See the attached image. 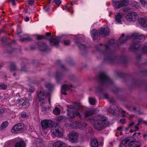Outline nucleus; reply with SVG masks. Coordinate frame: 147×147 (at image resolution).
I'll list each match as a JSON object with an SVG mask.
<instances>
[{"label":"nucleus","instance_id":"39","mask_svg":"<svg viewBox=\"0 0 147 147\" xmlns=\"http://www.w3.org/2000/svg\"><path fill=\"white\" fill-rule=\"evenodd\" d=\"M142 5L144 7L146 6L147 4V0H139Z\"/></svg>","mask_w":147,"mask_h":147},{"label":"nucleus","instance_id":"1","mask_svg":"<svg viewBox=\"0 0 147 147\" xmlns=\"http://www.w3.org/2000/svg\"><path fill=\"white\" fill-rule=\"evenodd\" d=\"M125 34L122 33L121 36L120 37L117 42L121 44L125 42L127 40L132 37L134 39L131 45L130 49L132 51H134L140 47V45L138 42L144 41L145 39V36L143 34L140 33H133L131 36L129 35H127L124 36Z\"/></svg>","mask_w":147,"mask_h":147},{"label":"nucleus","instance_id":"22","mask_svg":"<svg viewBox=\"0 0 147 147\" xmlns=\"http://www.w3.org/2000/svg\"><path fill=\"white\" fill-rule=\"evenodd\" d=\"M90 146L91 147H98V141L96 139L92 138L91 139Z\"/></svg>","mask_w":147,"mask_h":147},{"label":"nucleus","instance_id":"15","mask_svg":"<svg viewBox=\"0 0 147 147\" xmlns=\"http://www.w3.org/2000/svg\"><path fill=\"white\" fill-rule=\"evenodd\" d=\"M128 146L129 147H141L142 145L139 142L133 141L129 142Z\"/></svg>","mask_w":147,"mask_h":147},{"label":"nucleus","instance_id":"61","mask_svg":"<svg viewBox=\"0 0 147 147\" xmlns=\"http://www.w3.org/2000/svg\"><path fill=\"white\" fill-rule=\"evenodd\" d=\"M29 20V18L28 17H27L25 19V20L27 22Z\"/></svg>","mask_w":147,"mask_h":147},{"label":"nucleus","instance_id":"28","mask_svg":"<svg viewBox=\"0 0 147 147\" xmlns=\"http://www.w3.org/2000/svg\"><path fill=\"white\" fill-rule=\"evenodd\" d=\"M63 78V74L60 73H56L55 76V79L57 82L59 81Z\"/></svg>","mask_w":147,"mask_h":147},{"label":"nucleus","instance_id":"19","mask_svg":"<svg viewBox=\"0 0 147 147\" xmlns=\"http://www.w3.org/2000/svg\"><path fill=\"white\" fill-rule=\"evenodd\" d=\"M49 41L50 44L51 46H57L59 42V40L56 38H51Z\"/></svg>","mask_w":147,"mask_h":147},{"label":"nucleus","instance_id":"60","mask_svg":"<svg viewBox=\"0 0 147 147\" xmlns=\"http://www.w3.org/2000/svg\"><path fill=\"white\" fill-rule=\"evenodd\" d=\"M135 123L133 122H132L131 123L129 124V126H132L133 125H134Z\"/></svg>","mask_w":147,"mask_h":147},{"label":"nucleus","instance_id":"4","mask_svg":"<svg viewBox=\"0 0 147 147\" xmlns=\"http://www.w3.org/2000/svg\"><path fill=\"white\" fill-rule=\"evenodd\" d=\"M48 96V93L44 91H40L38 93V100L43 104H45L48 100L50 104L51 99Z\"/></svg>","mask_w":147,"mask_h":147},{"label":"nucleus","instance_id":"16","mask_svg":"<svg viewBox=\"0 0 147 147\" xmlns=\"http://www.w3.org/2000/svg\"><path fill=\"white\" fill-rule=\"evenodd\" d=\"M38 45L41 51H47L49 50V48L44 43L39 42L38 43Z\"/></svg>","mask_w":147,"mask_h":147},{"label":"nucleus","instance_id":"9","mask_svg":"<svg viewBox=\"0 0 147 147\" xmlns=\"http://www.w3.org/2000/svg\"><path fill=\"white\" fill-rule=\"evenodd\" d=\"M24 125L23 123H18L15 125L11 130L12 133L17 134L20 132L24 128Z\"/></svg>","mask_w":147,"mask_h":147},{"label":"nucleus","instance_id":"20","mask_svg":"<svg viewBox=\"0 0 147 147\" xmlns=\"http://www.w3.org/2000/svg\"><path fill=\"white\" fill-rule=\"evenodd\" d=\"M123 15L122 13H118L115 17V20L118 23H120L121 21L123 18Z\"/></svg>","mask_w":147,"mask_h":147},{"label":"nucleus","instance_id":"30","mask_svg":"<svg viewBox=\"0 0 147 147\" xmlns=\"http://www.w3.org/2000/svg\"><path fill=\"white\" fill-rule=\"evenodd\" d=\"M75 43L79 47L81 50H85L86 49L87 47L84 44H81L78 42H75Z\"/></svg>","mask_w":147,"mask_h":147},{"label":"nucleus","instance_id":"29","mask_svg":"<svg viewBox=\"0 0 147 147\" xmlns=\"http://www.w3.org/2000/svg\"><path fill=\"white\" fill-rule=\"evenodd\" d=\"M87 126L86 124H84V125L80 122H78L76 123V127L78 128H83Z\"/></svg>","mask_w":147,"mask_h":147},{"label":"nucleus","instance_id":"46","mask_svg":"<svg viewBox=\"0 0 147 147\" xmlns=\"http://www.w3.org/2000/svg\"><path fill=\"white\" fill-rule=\"evenodd\" d=\"M37 38L38 39H46V37L40 35H37Z\"/></svg>","mask_w":147,"mask_h":147},{"label":"nucleus","instance_id":"5","mask_svg":"<svg viewBox=\"0 0 147 147\" xmlns=\"http://www.w3.org/2000/svg\"><path fill=\"white\" fill-rule=\"evenodd\" d=\"M99 79L101 82L102 84L109 85L113 84V83L112 80L105 73L102 72L100 73Z\"/></svg>","mask_w":147,"mask_h":147},{"label":"nucleus","instance_id":"58","mask_svg":"<svg viewBox=\"0 0 147 147\" xmlns=\"http://www.w3.org/2000/svg\"><path fill=\"white\" fill-rule=\"evenodd\" d=\"M34 88H33L31 87L30 88L29 91L33 92H34Z\"/></svg>","mask_w":147,"mask_h":147},{"label":"nucleus","instance_id":"35","mask_svg":"<svg viewBox=\"0 0 147 147\" xmlns=\"http://www.w3.org/2000/svg\"><path fill=\"white\" fill-rule=\"evenodd\" d=\"M30 105V103L28 100L27 99L25 100L23 102L22 106L26 108L28 107Z\"/></svg>","mask_w":147,"mask_h":147},{"label":"nucleus","instance_id":"41","mask_svg":"<svg viewBox=\"0 0 147 147\" xmlns=\"http://www.w3.org/2000/svg\"><path fill=\"white\" fill-rule=\"evenodd\" d=\"M132 5L136 9H138L139 7L138 3L136 1H134L132 3Z\"/></svg>","mask_w":147,"mask_h":147},{"label":"nucleus","instance_id":"52","mask_svg":"<svg viewBox=\"0 0 147 147\" xmlns=\"http://www.w3.org/2000/svg\"><path fill=\"white\" fill-rule=\"evenodd\" d=\"M104 98L105 99H108L109 98V95L107 94H105L104 95Z\"/></svg>","mask_w":147,"mask_h":147},{"label":"nucleus","instance_id":"14","mask_svg":"<svg viewBox=\"0 0 147 147\" xmlns=\"http://www.w3.org/2000/svg\"><path fill=\"white\" fill-rule=\"evenodd\" d=\"M72 87V86L71 84H64L63 85L61 89L62 94L65 95L66 94V91L67 90H70Z\"/></svg>","mask_w":147,"mask_h":147},{"label":"nucleus","instance_id":"26","mask_svg":"<svg viewBox=\"0 0 147 147\" xmlns=\"http://www.w3.org/2000/svg\"><path fill=\"white\" fill-rule=\"evenodd\" d=\"M129 139L128 138H127L123 140L120 143L119 147H125L126 145L127 144L128 142H129Z\"/></svg>","mask_w":147,"mask_h":147},{"label":"nucleus","instance_id":"3","mask_svg":"<svg viewBox=\"0 0 147 147\" xmlns=\"http://www.w3.org/2000/svg\"><path fill=\"white\" fill-rule=\"evenodd\" d=\"M115 42V40L113 39H111L108 42V44L107 45H103L100 44L99 45H97L96 46V49L99 51H101L105 50V52L108 53L109 56L107 58H105V60H108L110 61L111 60L112 57L110 55V51L109 48L110 46L113 44Z\"/></svg>","mask_w":147,"mask_h":147},{"label":"nucleus","instance_id":"24","mask_svg":"<svg viewBox=\"0 0 147 147\" xmlns=\"http://www.w3.org/2000/svg\"><path fill=\"white\" fill-rule=\"evenodd\" d=\"M91 35L93 40H96L98 38V33L96 29L93 30L91 32Z\"/></svg>","mask_w":147,"mask_h":147},{"label":"nucleus","instance_id":"34","mask_svg":"<svg viewBox=\"0 0 147 147\" xmlns=\"http://www.w3.org/2000/svg\"><path fill=\"white\" fill-rule=\"evenodd\" d=\"M10 68L11 70H15L16 69V67L14 63L11 62L10 63Z\"/></svg>","mask_w":147,"mask_h":147},{"label":"nucleus","instance_id":"63","mask_svg":"<svg viewBox=\"0 0 147 147\" xmlns=\"http://www.w3.org/2000/svg\"><path fill=\"white\" fill-rule=\"evenodd\" d=\"M4 112V111L3 110L0 109V114H1Z\"/></svg>","mask_w":147,"mask_h":147},{"label":"nucleus","instance_id":"57","mask_svg":"<svg viewBox=\"0 0 147 147\" xmlns=\"http://www.w3.org/2000/svg\"><path fill=\"white\" fill-rule=\"evenodd\" d=\"M6 40V38L4 37H2L1 38V40L3 42H5Z\"/></svg>","mask_w":147,"mask_h":147},{"label":"nucleus","instance_id":"25","mask_svg":"<svg viewBox=\"0 0 147 147\" xmlns=\"http://www.w3.org/2000/svg\"><path fill=\"white\" fill-rule=\"evenodd\" d=\"M35 143L37 147H42L43 145V140L40 138L36 139Z\"/></svg>","mask_w":147,"mask_h":147},{"label":"nucleus","instance_id":"40","mask_svg":"<svg viewBox=\"0 0 147 147\" xmlns=\"http://www.w3.org/2000/svg\"><path fill=\"white\" fill-rule=\"evenodd\" d=\"M71 43L69 40H65L63 41L64 44L66 46H68L70 45Z\"/></svg>","mask_w":147,"mask_h":147},{"label":"nucleus","instance_id":"21","mask_svg":"<svg viewBox=\"0 0 147 147\" xmlns=\"http://www.w3.org/2000/svg\"><path fill=\"white\" fill-rule=\"evenodd\" d=\"M110 110H111V112L112 113L114 114H118L119 113V111L118 109L117 108L116 106L114 105H112L110 106Z\"/></svg>","mask_w":147,"mask_h":147},{"label":"nucleus","instance_id":"64","mask_svg":"<svg viewBox=\"0 0 147 147\" xmlns=\"http://www.w3.org/2000/svg\"><path fill=\"white\" fill-rule=\"evenodd\" d=\"M129 126L128 127H126L125 129V130L126 131H128L129 129Z\"/></svg>","mask_w":147,"mask_h":147},{"label":"nucleus","instance_id":"31","mask_svg":"<svg viewBox=\"0 0 147 147\" xmlns=\"http://www.w3.org/2000/svg\"><path fill=\"white\" fill-rule=\"evenodd\" d=\"M8 123L7 121H4L1 124V129H3L6 128L8 126Z\"/></svg>","mask_w":147,"mask_h":147},{"label":"nucleus","instance_id":"23","mask_svg":"<svg viewBox=\"0 0 147 147\" xmlns=\"http://www.w3.org/2000/svg\"><path fill=\"white\" fill-rule=\"evenodd\" d=\"M140 24L144 27H147V19L142 18L139 21Z\"/></svg>","mask_w":147,"mask_h":147},{"label":"nucleus","instance_id":"18","mask_svg":"<svg viewBox=\"0 0 147 147\" xmlns=\"http://www.w3.org/2000/svg\"><path fill=\"white\" fill-rule=\"evenodd\" d=\"M109 30L108 28H103L100 29L99 33L100 34L105 36L109 34Z\"/></svg>","mask_w":147,"mask_h":147},{"label":"nucleus","instance_id":"7","mask_svg":"<svg viewBox=\"0 0 147 147\" xmlns=\"http://www.w3.org/2000/svg\"><path fill=\"white\" fill-rule=\"evenodd\" d=\"M113 2L118 5L117 9L127 6L129 5L128 0H113Z\"/></svg>","mask_w":147,"mask_h":147},{"label":"nucleus","instance_id":"13","mask_svg":"<svg viewBox=\"0 0 147 147\" xmlns=\"http://www.w3.org/2000/svg\"><path fill=\"white\" fill-rule=\"evenodd\" d=\"M68 111V115L70 118L73 119L74 118L75 116L78 115L80 116V114L79 112H78L76 111H74L73 109L71 111L69 110V108L67 110Z\"/></svg>","mask_w":147,"mask_h":147},{"label":"nucleus","instance_id":"42","mask_svg":"<svg viewBox=\"0 0 147 147\" xmlns=\"http://www.w3.org/2000/svg\"><path fill=\"white\" fill-rule=\"evenodd\" d=\"M45 86L47 88L49 89H51L53 88V85L51 84L47 83L45 84Z\"/></svg>","mask_w":147,"mask_h":147},{"label":"nucleus","instance_id":"62","mask_svg":"<svg viewBox=\"0 0 147 147\" xmlns=\"http://www.w3.org/2000/svg\"><path fill=\"white\" fill-rule=\"evenodd\" d=\"M135 129H136V131L137 130L139 129V127H138V126H137V125H136L135 126Z\"/></svg>","mask_w":147,"mask_h":147},{"label":"nucleus","instance_id":"59","mask_svg":"<svg viewBox=\"0 0 147 147\" xmlns=\"http://www.w3.org/2000/svg\"><path fill=\"white\" fill-rule=\"evenodd\" d=\"M46 35L47 36H49L51 35V34L50 32H47L46 33Z\"/></svg>","mask_w":147,"mask_h":147},{"label":"nucleus","instance_id":"6","mask_svg":"<svg viewBox=\"0 0 147 147\" xmlns=\"http://www.w3.org/2000/svg\"><path fill=\"white\" fill-rule=\"evenodd\" d=\"M51 132L54 136L58 137H61L63 135L62 129L58 126L52 127Z\"/></svg>","mask_w":147,"mask_h":147},{"label":"nucleus","instance_id":"50","mask_svg":"<svg viewBox=\"0 0 147 147\" xmlns=\"http://www.w3.org/2000/svg\"><path fill=\"white\" fill-rule=\"evenodd\" d=\"M144 121H143L142 119L140 118L138 119V122H139L140 124L144 123Z\"/></svg>","mask_w":147,"mask_h":147},{"label":"nucleus","instance_id":"8","mask_svg":"<svg viewBox=\"0 0 147 147\" xmlns=\"http://www.w3.org/2000/svg\"><path fill=\"white\" fill-rule=\"evenodd\" d=\"M41 123L42 129H44L51 127L53 125L52 121L49 120H42Z\"/></svg>","mask_w":147,"mask_h":147},{"label":"nucleus","instance_id":"36","mask_svg":"<svg viewBox=\"0 0 147 147\" xmlns=\"http://www.w3.org/2000/svg\"><path fill=\"white\" fill-rule=\"evenodd\" d=\"M56 120L59 122H61L64 121L65 120V117L63 116H59L57 117L56 119Z\"/></svg>","mask_w":147,"mask_h":147},{"label":"nucleus","instance_id":"43","mask_svg":"<svg viewBox=\"0 0 147 147\" xmlns=\"http://www.w3.org/2000/svg\"><path fill=\"white\" fill-rule=\"evenodd\" d=\"M122 127L121 126H119L118 127L117 129V131H118L117 132H119L118 131H119V134L120 135H121L122 134Z\"/></svg>","mask_w":147,"mask_h":147},{"label":"nucleus","instance_id":"53","mask_svg":"<svg viewBox=\"0 0 147 147\" xmlns=\"http://www.w3.org/2000/svg\"><path fill=\"white\" fill-rule=\"evenodd\" d=\"M120 122L122 124H123L125 123L126 120L125 119H121L120 120Z\"/></svg>","mask_w":147,"mask_h":147},{"label":"nucleus","instance_id":"11","mask_svg":"<svg viewBox=\"0 0 147 147\" xmlns=\"http://www.w3.org/2000/svg\"><path fill=\"white\" fill-rule=\"evenodd\" d=\"M78 135L76 132H73L70 133L69 135V139L71 142L75 143L78 141Z\"/></svg>","mask_w":147,"mask_h":147},{"label":"nucleus","instance_id":"38","mask_svg":"<svg viewBox=\"0 0 147 147\" xmlns=\"http://www.w3.org/2000/svg\"><path fill=\"white\" fill-rule=\"evenodd\" d=\"M89 101L90 103L92 105H94L95 104L96 100L95 99L92 97H90L89 98Z\"/></svg>","mask_w":147,"mask_h":147},{"label":"nucleus","instance_id":"32","mask_svg":"<svg viewBox=\"0 0 147 147\" xmlns=\"http://www.w3.org/2000/svg\"><path fill=\"white\" fill-rule=\"evenodd\" d=\"M93 114V112L92 111H86L85 113V116L86 117H87L90 116H91Z\"/></svg>","mask_w":147,"mask_h":147},{"label":"nucleus","instance_id":"10","mask_svg":"<svg viewBox=\"0 0 147 147\" xmlns=\"http://www.w3.org/2000/svg\"><path fill=\"white\" fill-rule=\"evenodd\" d=\"M138 18V14L135 12L128 13L125 17L126 19L130 21H135Z\"/></svg>","mask_w":147,"mask_h":147},{"label":"nucleus","instance_id":"17","mask_svg":"<svg viewBox=\"0 0 147 147\" xmlns=\"http://www.w3.org/2000/svg\"><path fill=\"white\" fill-rule=\"evenodd\" d=\"M53 147H66L65 143L60 141L55 142L53 144Z\"/></svg>","mask_w":147,"mask_h":147},{"label":"nucleus","instance_id":"44","mask_svg":"<svg viewBox=\"0 0 147 147\" xmlns=\"http://www.w3.org/2000/svg\"><path fill=\"white\" fill-rule=\"evenodd\" d=\"M21 117L23 118H26L28 117L27 114L25 112H22L20 114Z\"/></svg>","mask_w":147,"mask_h":147},{"label":"nucleus","instance_id":"56","mask_svg":"<svg viewBox=\"0 0 147 147\" xmlns=\"http://www.w3.org/2000/svg\"><path fill=\"white\" fill-rule=\"evenodd\" d=\"M109 102L112 103H113L115 102V101L113 98H111L110 99Z\"/></svg>","mask_w":147,"mask_h":147},{"label":"nucleus","instance_id":"48","mask_svg":"<svg viewBox=\"0 0 147 147\" xmlns=\"http://www.w3.org/2000/svg\"><path fill=\"white\" fill-rule=\"evenodd\" d=\"M121 114L123 117H125L126 115V113L125 111L122 110L121 111Z\"/></svg>","mask_w":147,"mask_h":147},{"label":"nucleus","instance_id":"51","mask_svg":"<svg viewBox=\"0 0 147 147\" xmlns=\"http://www.w3.org/2000/svg\"><path fill=\"white\" fill-rule=\"evenodd\" d=\"M34 2V0H28V2L30 5L32 4Z\"/></svg>","mask_w":147,"mask_h":147},{"label":"nucleus","instance_id":"37","mask_svg":"<svg viewBox=\"0 0 147 147\" xmlns=\"http://www.w3.org/2000/svg\"><path fill=\"white\" fill-rule=\"evenodd\" d=\"M7 87V85L4 83H0V89L5 90L6 89Z\"/></svg>","mask_w":147,"mask_h":147},{"label":"nucleus","instance_id":"55","mask_svg":"<svg viewBox=\"0 0 147 147\" xmlns=\"http://www.w3.org/2000/svg\"><path fill=\"white\" fill-rule=\"evenodd\" d=\"M28 97L29 100L32 101V97L31 96V94H29L28 96Z\"/></svg>","mask_w":147,"mask_h":147},{"label":"nucleus","instance_id":"54","mask_svg":"<svg viewBox=\"0 0 147 147\" xmlns=\"http://www.w3.org/2000/svg\"><path fill=\"white\" fill-rule=\"evenodd\" d=\"M9 1L12 3V5H13L15 4V0H8Z\"/></svg>","mask_w":147,"mask_h":147},{"label":"nucleus","instance_id":"12","mask_svg":"<svg viewBox=\"0 0 147 147\" xmlns=\"http://www.w3.org/2000/svg\"><path fill=\"white\" fill-rule=\"evenodd\" d=\"M68 108H69V110L71 111L73 109L74 111H76L79 112L78 109V108L81 107V104L79 102H75L74 105H68L67 106Z\"/></svg>","mask_w":147,"mask_h":147},{"label":"nucleus","instance_id":"2","mask_svg":"<svg viewBox=\"0 0 147 147\" xmlns=\"http://www.w3.org/2000/svg\"><path fill=\"white\" fill-rule=\"evenodd\" d=\"M94 127L98 130H101L108 125L105 117L101 115L96 116L93 122Z\"/></svg>","mask_w":147,"mask_h":147},{"label":"nucleus","instance_id":"33","mask_svg":"<svg viewBox=\"0 0 147 147\" xmlns=\"http://www.w3.org/2000/svg\"><path fill=\"white\" fill-rule=\"evenodd\" d=\"M53 113L56 115L59 114L60 113V111L59 108L57 107H55L53 110Z\"/></svg>","mask_w":147,"mask_h":147},{"label":"nucleus","instance_id":"49","mask_svg":"<svg viewBox=\"0 0 147 147\" xmlns=\"http://www.w3.org/2000/svg\"><path fill=\"white\" fill-rule=\"evenodd\" d=\"M44 9L45 11H49L50 9V7H49L46 6L44 7Z\"/></svg>","mask_w":147,"mask_h":147},{"label":"nucleus","instance_id":"45","mask_svg":"<svg viewBox=\"0 0 147 147\" xmlns=\"http://www.w3.org/2000/svg\"><path fill=\"white\" fill-rule=\"evenodd\" d=\"M54 2L58 6H59L61 3V0H54Z\"/></svg>","mask_w":147,"mask_h":147},{"label":"nucleus","instance_id":"47","mask_svg":"<svg viewBox=\"0 0 147 147\" xmlns=\"http://www.w3.org/2000/svg\"><path fill=\"white\" fill-rule=\"evenodd\" d=\"M30 38L29 36H28L26 37H24L22 39H20V40L22 41H24V40H30Z\"/></svg>","mask_w":147,"mask_h":147},{"label":"nucleus","instance_id":"27","mask_svg":"<svg viewBox=\"0 0 147 147\" xmlns=\"http://www.w3.org/2000/svg\"><path fill=\"white\" fill-rule=\"evenodd\" d=\"M25 143L22 141L17 142L15 145V147H25Z\"/></svg>","mask_w":147,"mask_h":147}]
</instances>
